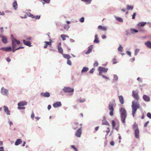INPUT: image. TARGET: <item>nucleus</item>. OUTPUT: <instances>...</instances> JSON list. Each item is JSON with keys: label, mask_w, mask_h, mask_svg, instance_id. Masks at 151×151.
<instances>
[{"label": "nucleus", "mask_w": 151, "mask_h": 151, "mask_svg": "<svg viewBox=\"0 0 151 151\" xmlns=\"http://www.w3.org/2000/svg\"><path fill=\"white\" fill-rule=\"evenodd\" d=\"M3 108L6 114L9 115H10V112L9 110L8 107L7 106L4 105L3 106Z\"/></svg>", "instance_id": "8"}, {"label": "nucleus", "mask_w": 151, "mask_h": 151, "mask_svg": "<svg viewBox=\"0 0 151 151\" xmlns=\"http://www.w3.org/2000/svg\"><path fill=\"white\" fill-rule=\"evenodd\" d=\"M136 15V13H134L132 16V19H134L135 18V17Z\"/></svg>", "instance_id": "57"}, {"label": "nucleus", "mask_w": 151, "mask_h": 151, "mask_svg": "<svg viewBox=\"0 0 151 151\" xmlns=\"http://www.w3.org/2000/svg\"><path fill=\"white\" fill-rule=\"evenodd\" d=\"M82 1L85 2L87 4H89L91 3L92 0H81Z\"/></svg>", "instance_id": "29"}, {"label": "nucleus", "mask_w": 151, "mask_h": 151, "mask_svg": "<svg viewBox=\"0 0 151 151\" xmlns=\"http://www.w3.org/2000/svg\"><path fill=\"white\" fill-rule=\"evenodd\" d=\"M8 122L10 126H11L12 124V123L11 121L9 119H8Z\"/></svg>", "instance_id": "54"}, {"label": "nucleus", "mask_w": 151, "mask_h": 151, "mask_svg": "<svg viewBox=\"0 0 151 151\" xmlns=\"http://www.w3.org/2000/svg\"><path fill=\"white\" fill-rule=\"evenodd\" d=\"M133 8V6L132 5H127V9L128 10H132Z\"/></svg>", "instance_id": "39"}, {"label": "nucleus", "mask_w": 151, "mask_h": 151, "mask_svg": "<svg viewBox=\"0 0 151 151\" xmlns=\"http://www.w3.org/2000/svg\"><path fill=\"white\" fill-rule=\"evenodd\" d=\"M12 48H15L17 45H19L20 43L19 40H17L14 37L12 38Z\"/></svg>", "instance_id": "5"}, {"label": "nucleus", "mask_w": 151, "mask_h": 151, "mask_svg": "<svg viewBox=\"0 0 151 151\" xmlns=\"http://www.w3.org/2000/svg\"><path fill=\"white\" fill-rule=\"evenodd\" d=\"M22 142V141L21 139H17L15 143V145L17 146L21 143Z\"/></svg>", "instance_id": "25"}, {"label": "nucleus", "mask_w": 151, "mask_h": 151, "mask_svg": "<svg viewBox=\"0 0 151 151\" xmlns=\"http://www.w3.org/2000/svg\"><path fill=\"white\" fill-rule=\"evenodd\" d=\"M112 60H113V64H115L117 63V62L116 61V60L115 58H114Z\"/></svg>", "instance_id": "59"}, {"label": "nucleus", "mask_w": 151, "mask_h": 151, "mask_svg": "<svg viewBox=\"0 0 151 151\" xmlns=\"http://www.w3.org/2000/svg\"><path fill=\"white\" fill-rule=\"evenodd\" d=\"M94 68H92L89 71V73L91 74H93L94 71Z\"/></svg>", "instance_id": "52"}, {"label": "nucleus", "mask_w": 151, "mask_h": 151, "mask_svg": "<svg viewBox=\"0 0 151 151\" xmlns=\"http://www.w3.org/2000/svg\"><path fill=\"white\" fill-rule=\"evenodd\" d=\"M81 134V127L78 129L75 135L78 137H80Z\"/></svg>", "instance_id": "10"}, {"label": "nucleus", "mask_w": 151, "mask_h": 151, "mask_svg": "<svg viewBox=\"0 0 151 151\" xmlns=\"http://www.w3.org/2000/svg\"><path fill=\"white\" fill-rule=\"evenodd\" d=\"M94 40L93 41V42L96 43H98L99 42V41L98 37V35H96L95 36Z\"/></svg>", "instance_id": "19"}, {"label": "nucleus", "mask_w": 151, "mask_h": 151, "mask_svg": "<svg viewBox=\"0 0 151 151\" xmlns=\"http://www.w3.org/2000/svg\"><path fill=\"white\" fill-rule=\"evenodd\" d=\"M35 117V114L33 112H32L31 115V118L32 119H33Z\"/></svg>", "instance_id": "53"}, {"label": "nucleus", "mask_w": 151, "mask_h": 151, "mask_svg": "<svg viewBox=\"0 0 151 151\" xmlns=\"http://www.w3.org/2000/svg\"><path fill=\"white\" fill-rule=\"evenodd\" d=\"M71 148L73 149L75 151H78L76 147H75L74 145H72L71 146Z\"/></svg>", "instance_id": "44"}, {"label": "nucleus", "mask_w": 151, "mask_h": 151, "mask_svg": "<svg viewBox=\"0 0 151 151\" xmlns=\"http://www.w3.org/2000/svg\"><path fill=\"white\" fill-rule=\"evenodd\" d=\"M143 98L144 100L147 101H150V98L149 97L146 95H144Z\"/></svg>", "instance_id": "23"}, {"label": "nucleus", "mask_w": 151, "mask_h": 151, "mask_svg": "<svg viewBox=\"0 0 151 151\" xmlns=\"http://www.w3.org/2000/svg\"><path fill=\"white\" fill-rule=\"evenodd\" d=\"M122 110H123V108L122 107L120 109V110H119L120 112V114H121V120L122 122H123V111H122Z\"/></svg>", "instance_id": "31"}, {"label": "nucleus", "mask_w": 151, "mask_h": 151, "mask_svg": "<svg viewBox=\"0 0 151 151\" xmlns=\"http://www.w3.org/2000/svg\"><path fill=\"white\" fill-rule=\"evenodd\" d=\"M1 93L3 95L7 96L8 94L9 91L7 89L3 87L1 89Z\"/></svg>", "instance_id": "7"}, {"label": "nucleus", "mask_w": 151, "mask_h": 151, "mask_svg": "<svg viewBox=\"0 0 151 151\" xmlns=\"http://www.w3.org/2000/svg\"><path fill=\"white\" fill-rule=\"evenodd\" d=\"M58 47V52L60 53H61L62 55H63V49L62 47Z\"/></svg>", "instance_id": "34"}, {"label": "nucleus", "mask_w": 151, "mask_h": 151, "mask_svg": "<svg viewBox=\"0 0 151 151\" xmlns=\"http://www.w3.org/2000/svg\"><path fill=\"white\" fill-rule=\"evenodd\" d=\"M53 106L55 108H57L61 106H62V104L60 101H57L53 104Z\"/></svg>", "instance_id": "11"}, {"label": "nucleus", "mask_w": 151, "mask_h": 151, "mask_svg": "<svg viewBox=\"0 0 151 151\" xmlns=\"http://www.w3.org/2000/svg\"><path fill=\"white\" fill-rule=\"evenodd\" d=\"M21 106H18V109H25V107H21Z\"/></svg>", "instance_id": "55"}, {"label": "nucleus", "mask_w": 151, "mask_h": 151, "mask_svg": "<svg viewBox=\"0 0 151 151\" xmlns=\"http://www.w3.org/2000/svg\"><path fill=\"white\" fill-rule=\"evenodd\" d=\"M70 27L69 25H65L64 26V29L68 31V29H69Z\"/></svg>", "instance_id": "41"}, {"label": "nucleus", "mask_w": 151, "mask_h": 151, "mask_svg": "<svg viewBox=\"0 0 151 151\" xmlns=\"http://www.w3.org/2000/svg\"><path fill=\"white\" fill-rule=\"evenodd\" d=\"M63 91L64 92L66 93H70V95L71 96L73 95V92L74 91V89L70 87H64L63 89Z\"/></svg>", "instance_id": "4"}, {"label": "nucleus", "mask_w": 151, "mask_h": 151, "mask_svg": "<svg viewBox=\"0 0 151 151\" xmlns=\"http://www.w3.org/2000/svg\"><path fill=\"white\" fill-rule=\"evenodd\" d=\"M118 50L119 52H120V53L122 55H123V53L121 52H122V46L121 45H119V47L118 48Z\"/></svg>", "instance_id": "35"}, {"label": "nucleus", "mask_w": 151, "mask_h": 151, "mask_svg": "<svg viewBox=\"0 0 151 151\" xmlns=\"http://www.w3.org/2000/svg\"><path fill=\"white\" fill-rule=\"evenodd\" d=\"M114 17L117 21L121 22H123V19L122 18L116 17V16H114Z\"/></svg>", "instance_id": "33"}, {"label": "nucleus", "mask_w": 151, "mask_h": 151, "mask_svg": "<svg viewBox=\"0 0 151 151\" xmlns=\"http://www.w3.org/2000/svg\"><path fill=\"white\" fill-rule=\"evenodd\" d=\"M132 128L134 130L135 129H138V125L136 123H134V124L133 125Z\"/></svg>", "instance_id": "32"}, {"label": "nucleus", "mask_w": 151, "mask_h": 151, "mask_svg": "<svg viewBox=\"0 0 151 151\" xmlns=\"http://www.w3.org/2000/svg\"><path fill=\"white\" fill-rule=\"evenodd\" d=\"M137 80L138 81H139V82H142V79L141 78H140L139 77H138L137 78Z\"/></svg>", "instance_id": "56"}, {"label": "nucleus", "mask_w": 151, "mask_h": 151, "mask_svg": "<svg viewBox=\"0 0 151 151\" xmlns=\"http://www.w3.org/2000/svg\"><path fill=\"white\" fill-rule=\"evenodd\" d=\"M138 94V91L137 90H133L132 91V95L133 97L137 101L139 99V96Z\"/></svg>", "instance_id": "6"}, {"label": "nucleus", "mask_w": 151, "mask_h": 151, "mask_svg": "<svg viewBox=\"0 0 151 151\" xmlns=\"http://www.w3.org/2000/svg\"><path fill=\"white\" fill-rule=\"evenodd\" d=\"M120 102L121 104H123V96H118Z\"/></svg>", "instance_id": "38"}, {"label": "nucleus", "mask_w": 151, "mask_h": 151, "mask_svg": "<svg viewBox=\"0 0 151 151\" xmlns=\"http://www.w3.org/2000/svg\"><path fill=\"white\" fill-rule=\"evenodd\" d=\"M112 125L113 129H114L115 126V122L114 121L112 120Z\"/></svg>", "instance_id": "43"}, {"label": "nucleus", "mask_w": 151, "mask_h": 151, "mask_svg": "<svg viewBox=\"0 0 151 151\" xmlns=\"http://www.w3.org/2000/svg\"><path fill=\"white\" fill-rule=\"evenodd\" d=\"M93 45H91L88 47V50L85 53L86 54L90 53L91 51L93 49Z\"/></svg>", "instance_id": "16"}, {"label": "nucleus", "mask_w": 151, "mask_h": 151, "mask_svg": "<svg viewBox=\"0 0 151 151\" xmlns=\"http://www.w3.org/2000/svg\"><path fill=\"white\" fill-rule=\"evenodd\" d=\"M0 50H2L4 51L8 52L9 51H12V48L11 47H3L0 48Z\"/></svg>", "instance_id": "9"}, {"label": "nucleus", "mask_w": 151, "mask_h": 151, "mask_svg": "<svg viewBox=\"0 0 151 151\" xmlns=\"http://www.w3.org/2000/svg\"><path fill=\"white\" fill-rule=\"evenodd\" d=\"M127 53L128 55H129L130 56H131V53L130 52H129V51H127Z\"/></svg>", "instance_id": "63"}, {"label": "nucleus", "mask_w": 151, "mask_h": 151, "mask_svg": "<svg viewBox=\"0 0 151 151\" xmlns=\"http://www.w3.org/2000/svg\"><path fill=\"white\" fill-rule=\"evenodd\" d=\"M123 123L125 122V118L126 116V111L125 110L123 109Z\"/></svg>", "instance_id": "30"}, {"label": "nucleus", "mask_w": 151, "mask_h": 151, "mask_svg": "<svg viewBox=\"0 0 151 151\" xmlns=\"http://www.w3.org/2000/svg\"><path fill=\"white\" fill-rule=\"evenodd\" d=\"M63 57L68 60H69L71 58V56L68 54H63Z\"/></svg>", "instance_id": "28"}, {"label": "nucleus", "mask_w": 151, "mask_h": 151, "mask_svg": "<svg viewBox=\"0 0 151 151\" xmlns=\"http://www.w3.org/2000/svg\"><path fill=\"white\" fill-rule=\"evenodd\" d=\"M44 1V2H42L43 4H45V3L48 4L50 2V0H43Z\"/></svg>", "instance_id": "46"}, {"label": "nucleus", "mask_w": 151, "mask_h": 151, "mask_svg": "<svg viewBox=\"0 0 151 151\" xmlns=\"http://www.w3.org/2000/svg\"><path fill=\"white\" fill-rule=\"evenodd\" d=\"M108 68L102 67H99L98 69V71L99 72L98 75L101 76L103 78L107 80H109V78L102 74L103 73H106L108 70Z\"/></svg>", "instance_id": "1"}, {"label": "nucleus", "mask_w": 151, "mask_h": 151, "mask_svg": "<svg viewBox=\"0 0 151 151\" xmlns=\"http://www.w3.org/2000/svg\"><path fill=\"white\" fill-rule=\"evenodd\" d=\"M134 134L135 137L137 138H139V129L135 130Z\"/></svg>", "instance_id": "15"}, {"label": "nucleus", "mask_w": 151, "mask_h": 151, "mask_svg": "<svg viewBox=\"0 0 151 151\" xmlns=\"http://www.w3.org/2000/svg\"><path fill=\"white\" fill-rule=\"evenodd\" d=\"M99 65V63L97 61H95L93 64V66L95 67H97Z\"/></svg>", "instance_id": "45"}, {"label": "nucleus", "mask_w": 151, "mask_h": 151, "mask_svg": "<svg viewBox=\"0 0 151 151\" xmlns=\"http://www.w3.org/2000/svg\"><path fill=\"white\" fill-rule=\"evenodd\" d=\"M45 44H47V45L51 44V42H50L45 41Z\"/></svg>", "instance_id": "60"}, {"label": "nucleus", "mask_w": 151, "mask_h": 151, "mask_svg": "<svg viewBox=\"0 0 151 151\" xmlns=\"http://www.w3.org/2000/svg\"><path fill=\"white\" fill-rule=\"evenodd\" d=\"M102 125L110 126L109 123L106 120L105 118L102 120Z\"/></svg>", "instance_id": "20"}, {"label": "nucleus", "mask_w": 151, "mask_h": 151, "mask_svg": "<svg viewBox=\"0 0 151 151\" xmlns=\"http://www.w3.org/2000/svg\"><path fill=\"white\" fill-rule=\"evenodd\" d=\"M89 70V68L87 67H83L81 70V73H86Z\"/></svg>", "instance_id": "21"}, {"label": "nucleus", "mask_w": 151, "mask_h": 151, "mask_svg": "<svg viewBox=\"0 0 151 151\" xmlns=\"http://www.w3.org/2000/svg\"><path fill=\"white\" fill-rule=\"evenodd\" d=\"M132 111L133 117L134 116L135 114L136 113L137 110V109L139 108L140 105L138 102L133 101H132Z\"/></svg>", "instance_id": "3"}, {"label": "nucleus", "mask_w": 151, "mask_h": 151, "mask_svg": "<svg viewBox=\"0 0 151 151\" xmlns=\"http://www.w3.org/2000/svg\"><path fill=\"white\" fill-rule=\"evenodd\" d=\"M78 102L81 103L84 102L86 100L84 99H80L77 100Z\"/></svg>", "instance_id": "36"}, {"label": "nucleus", "mask_w": 151, "mask_h": 151, "mask_svg": "<svg viewBox=\"0 0 151 151\" xmlns=\"http://www.w3.org/2000/svg\"><path fill=\"white\" fill-rule=\"evenodd\" d=\"M40 95L41 96L45 97H50V93L48 92L41 93Z\"/></svg>", "instance_id": "14"}, {"label": "nucleus", "mask_w": 151, "mask_h": 151, "mask_svg": "<svg viewBox=\"0 0 151 151\" xmlns=\"http://www.w3.org/2000/svg\"><path fill=\"white\" fill-rule=\"evenodd\" d=\"M23 41L24 45L29 47H31L32 46V45H31V43L30 42L24 40H23Z\"/></svg>", "instance_id": "13"}, {"label": "nucleus", "mask_w": 151, "mask_h": 151, "mask_svg": "<svg viewBox=\"0 0 151 151\" xmlns=\"http://www.w3.org/2000/svg\"><path fill=\"white\" fill-rule=\"evenodd\" d=\"M145 44L148 48L151 49V42L147 41L145 42Z\"/></svg>", "instance_id": "27"}, {"label": "nucleus", "mask_w": 151, "mask_h": 151, "mask_svg": "<svg viewBox=\"0 0 151 151\" xmlns=\"http://www.w3.org/2000/svg\"><path fill=\"white\" fill-rule=\"evenodd\" d=\"M147 117H148L150 119H151V114L150 113L148 112L147 113Z\"/></svg>", "instance_id": "50"}, {"label": "nucleus", "mask_w": 151, "mask_h": 151, "mask_svg": "<svg viewBox=\"0 0 151 151\" xmlns=\"http://www.w3.org/2000/svg\"><path fill=\"white\" fill-rule=\"evenodd\" d=\"M27 102L26 101H22L19 102L18 104V106H23L27 104Z\"/></svg>", "instance_id": "12"}, {"label": "nucleus", "mask_w": 151, "mask_h": 151, "mask_svg": "<svg viewBox=\"0 0 151 151\" xmlns=\"http://www.w3.org/2000/svg\"><path fill=\"white\" fill-rule=\"evenodd\" d=\"M25 38L26 40H31L32 38L31 37H26Z\"/></svg>", "instance_id": "58"}, {"label": "nucleus", "mask_w": 151, "mask_h": 151, "mask_svg": "<svg viewBox=\"0 0 151 151\" xmlns=\"http://www.w3.org/2000/svg\"><path fill=\"white\" fill-rule=\"evenodd\" d=\"M116 104L114 100L110 102L109 104L108 109L110 111L109 114L111 116L114 115V108L115 107Z\"/></svg>", "instance_id": "2"}, {"label": "nucleus", "mask_w": 151, "mask_h": 151, "mask_svg": "<svg viewBox=\"0 0 151 151\" xmlns=\"http://www.w3.org/2000/svg\"><path fill=\"white\" fill-rule=\"evenodd\" d=\"M139 51V50L138 49H136L135 52H134V55H137V54L138 53Z\"/></svg>", "instance_id": "48"}, {"label": "nucleus", "mask_w": 151, "mask_h": 151, "mask_svg": "<svg viewBox=\"0 0 151 151\" xmlns=\"http://www.w3.org/2000/svg\"><path fill=\"white\" fill-rule=\"evenodd\" d=\"M146 24V22H139L137 24V26L138 27H144Z\"/></svg>", "instance_id": "22"}, {"label": "nucleus", "mask_w": 151, "mask_h": 151, "mask_svg": "<svg viewBox=\"0 0 151 151\" xmlns=\"http://www.w3.org/2000/svg\"><path fill=\"white\" fill-rule=\"evenodd\" d=\"M0 151H4L3 147H0Z\"/></svg>", "instance_id": "64"}, {"label": "nucleus", "mask_w": 151, "mask_h": 151, "mask_svg": "<svg viewBox=\"0 0 151 151\" xmlns=\"http://www.w3.org/2000/svg\"><path fill=\"white\" fill-rule=\"evenodd\" d=\"M12 6L15 10H16L17 8V4L16 1H14L12 4Z\"/></svg>", "instance_id": "18"}, {"label": "nucleus", "mask_w": 151, "mask_h": 151, "mask_svg": "<svg viewBox=\"0 0 151 151\" xmlns=\"http://www.w3.org/2000/svg\"><path fill=\"white\" fill-rule=\"evenodd\" d=\"M98 28L101 29L103 31L106 30L107 28L105 26H102L101 25H99L98 27Z\"/></svg>", "instance_id": "26"}, {"label": "nucleus", "mask_w": 151, "mask_h": 151, "mask_svg": "<svg viewBox=\"0 0 151 151\" xmlns=\"http://www.w3.org/2000/svg\"><path fill=\"white\" fill-rule=\"evenodd\" d=\"M114 77V81H116L118 79V77L117 75L114 74L113 75Z\"/></svg>", "instance_id": "40"}, {"label": "nucleus", "mask_w": 151, "mask_h": 151, "mask_svg": "<svg viewBox=\"0 0 151 151\" xmlns=\"http://www.w3.org/2000/svg\"><path fill=\"white\" fill-rule=\"evenodd\" d=\"M4 32V29L3 27H0V33H3Z\"/></svg>", "instance_id": "49"}, {"label": "nucleus", "mask_w": 151, "mask_h": 151, "mask_svg": "<svg viewBox=\"0 0 151 151\" xmlns=\"http://www.w3.org/2000/svg\"><path fill=\"white\" fill-rule=\"evenodd\" d=\"M78 124V123H75L74 124V125L73 126V129H76L78 128V127H76V126Z\"/></svg>", "instance_id": "42"}, {"label": "nucleus", "mask_w": 151, "mask_h": 151, "mask_svg": "<svg viewBox=\"0 0 151 151\" xmlns=\"http://www.w3.org/2000/svg\"><path fill=\"white\" fill-rule=\"evenodd\" d=\"M40 16L37 15V16H35V18L36 19H39L40 18Z\"/></svg>", "instance_id": "62"}, {"label": "nucleus", "mask_w": 151, "mask_h": 151, "mask_svg": "<svg viewBox=\"0 0 151 151\" xmlns=\"http://www.w3.org/2000/svg\"><path fill=\"white\" fill-rule=\"evenodd\" d=\"M60 37L64 41L66 40V38H68L69 36L65 34H62L60 35Z\"/></svg>", "instance_id": "24"}, {"label": "nucleus", "mask_w": 151, "mask_h": 151, "mask_svg": "<svg viewBox=\"0 0 151 151\" xmlns=\"http://www.w3.org/2000/svg\"><path fill=\"white\" fill-rule=\"evenodd\" d=\"M130 31L132 33H137L138 32V31L137 30L134 29H131Z\"/></svg>", "instance_id": "37"}, {"label": "nucleus", "mask_w": 151, "mask_h": 151, "mask_svg": "<svg viewBox=\"0 0 151 151\" xmlns=\"http://www.w3.org/2000/svg\"><path fill=\"white\" fill-rule=\"evenodd\" d=\"M67 63L68 64L70 65H72V63L71 61L69 60H68L67 61Z\"/></svg>", "instance_id": "51"}, {"label": "nucleus", "mask_w": 151, "mask_h": 151, "mask_svg": "<svg viewBox=\"0 0 151 151\" xmlns=\"http://www.w3.org/2000/svg\"><path fill=\"white\" fill-rule=\"evenodd\" d=\"M79 21L81 22H83L84 21V18L83 17H82L79 20Z\"/></svg>", "instance_id": "47"}, {"label": "nucleus", "mask_w": 151, "mask_h": 151, "mask_svg": "<svg viewBox=\"0 0 151 151\" xmlns=\"http://www.w3.org/2000/svg\"><path fill=\"white\" fill-rule=\"evenodd\" d=\"M110 144L111 145L113 146L114 145V142L113 141H111L110 142Z\"/></svg>", "instance_id": "61"}, {"label": "nucleus", "mask_w": 151, "mask_h": 151, "mask_svg": "<svg viewBox=\"0 0 151 151\" xmlns=\"http://www.w3.org/2000/svg\"><path fill=\"white\" fill-rule=\"evenodd\" d=\"M1 40L2 42L4 44H6L7 43V39L6 37L5 36L1 35Z\"/></svg>", "instance_id": "17"}]
</instances>
